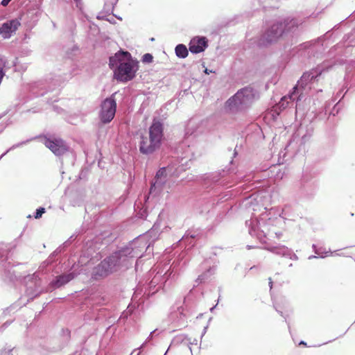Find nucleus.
Instances as JSON below:
<instances>
[{"mask_svg": "<svg viewBox=\"0 0 355 355\" xmlns=\"http://www.w3.org/2000/svg\"><path fill=\"white\" fill-rule=\"evenodd\" d=\"M355 47V41L354 42H349V44L346 46L345 53H343V55L347 56L348 54L350 53L352 51V49Z\"/></svg>", "mask_w": 355, "mask_h": 355, "instance_id": "27", "label": "nucleus"}, {"mask_svg": "<svg viewBox=\"0 0 355 355\" xmlns=\"http://www.w3.org/2000/svg\"><path fill=\"white\" fill-rule=\"evenodd\" d=\"M10 323H11V322H8V321L3 323L2 324V326L0 327V331H3V330H5L10 324Z\"/></svg>", "mask_w": 355, "mask_h": 355, "instance_id": "32", "label": "nucleus"}, {"mask_svg": "<svg viewBox=\"0 0 355 355\" xmlns=\"http://www.w3.org/2000/svg\"><path fill=\"white\" fill-rule=\"evenodd\" d=\"M38 137H38V136H37V137H32V138H31V139H27V140H25V141H21V142H19V143L15 144L12 145L10 148H8V149L5 152V153H6V154H7L9 151L12 150H14V149H15V148H19V147L22 146L24 144H28V142H30V141H33V140H34V139H37Z\"/></svg>", "mask_w": 355, "mask_h": 355, "instance_id": "22", "label": "nucleus"}, {"mask_svg": "<svg viewBox=\"0 0 355 355\" xmlns=\"http://www.w3.org/2000/svg\"><path fill=\"white\" fill-rule=\"evenodd\" d=\"M11 1V0H2L1 2V5L3 6H6Z\"/></svg>", "mask_w": 355, "mask_h": 355, "instance_id": "34", "label": "nucleus"}, {"mask_svg": "<svg viewBox=\"0 0 355 355\" xmlns=\"http://www.w3.org/2000/svg\"><path fill=\"white\" fill-rule=\"evenodd\" d=\"M207 328V327H205V329L203 330L202 336L206 333Z\"/></svg>", "mask_w": 355, "mask_h": 355, "instance_id": "47", "label": "nucleus"}, {"mask_svg": "<svg viewBox=\"0 0 355 355\" xmlns=\"http://www.w3.org/2000/svg\"><path fill=\"white\" fill-rule=\"evenodd\" d=\"M114 4H116V2H115L114 3H110V6H111L112 10H113L114 6Z\"/></svg>", "mask_w": 355, "mask_h": 355, "instance_id": "43", "label": "nucleus"}, {"mask_svg": "<svg viewBox=\"0 0 355 355\" xmlns=\"http://www.w3.org/2000/svg\"><path fill=\"white\" fill-rule=\"evenodd\" d=\"M311 47V44L310 42H305L303 44H301L297 46L298 51H301L302 50H306L310 49Z\"/></svg>", "mask_w": 355, "mask_h": 355, "instance_id": "29", "label": "nucleus"}, {"mask_svg": "<svg viewBox=\"0 0 355 355\" xmlns=\"http://www.w3.org/2000/svg\"><path fill=\"white\" fill-rule=\"evenodd\" d=\"M330 67H332V64H330ZM329 68V64L324 62L322 67V69L318 68V69L310 71L309 72H313V71L315 72V74H317V73L318 74L315 78H313L312 80H311L310 86L311 87L313 83L317 80V78L321 75L323 69H327V70H328Z\"/></svg>", "mask_w": 355, "mask_h": 355, "instance_id": "21", "label": "nucleus"}, {"mask_svg": "<svg viewBox=\"0 0 355 355\" xmlns=\"http://www.w3.org/2000/svg\"><path fill=\"white\" fill-rule=\"evenodd\" d=\"M153 60V56L150 53H145L141 58V61L144 63H150Z\"/></svg>", "mask_w": 355, "mask_h": 355, "instance_id": "25", "label": "nucleus"}, {"mask_svg": "<svg viewBox=\"0 0 355 355\" xmlns=\"http://www.w3.org/2000/svg\"><path fill=\"white\" fill-rule=\"evenodd\" d=\"M216 305L214 306L213 307H211L210 309V311L212 312L214 311V309L216 308Z\"/></svg>", "mask_w": 355, "mask_h": 355, "instance_id": "45", "label": "nucleus"}, {"mask_svg": "<svg viewBox=\"0 0 355 355\" xmlns=\"http://www.w3.org/2000/svg\"><path fill=\"white\" fill-rule=\"evenodd\" d=\"M97 19H107V18H105V15H104L103 14V12H101L98 16H97Z\"/></svg>", "mask_w": 355, "mask_h": 355, "instance_id": "35", "label": "nucleus"}, {"mask_svg": "<svg viewBox=\"0 0 355 355\" xmlns=\"http://www.w3.org/2000/svg\"><path fill=\"white\" fill-rule=\"evenodd\" d=\"M209 261L207 260L203 263V267L205 268V271L198 276V281H199L200 283L205 281L207 279H208L212 274H214V272L215 270V266H213L212 267L209 266V268H206L207 266V264L209 263Z\"/></svg>", "mask_w": 355, "mask_h": 355, "instance_id": "19", "label": "nucleus"}, {"mask_svg": "<svg viewBox=\"0 0 355 355\" xmlns=\"http://www.w3.org/2000/svg\"><path fill=\"white\" fill-rule=\"evenodd\" d=\"M311 180V177L309 174L304 173L302 175L301 182L303 187H305L306 184L309 183V182Z\"/></svg>", "mask_w": 355, "mask_h": 355, "instance_id": "28", "label": "nucleus"}, {"mask_svg": "<svg viewBox=\"0 0 355 355\" xmlns=\"http://www.w3.org/2000/svg\"><path fill=\"white\" fill-rule=\"evenodd\" d=\"M89 256H90V253H89V252H88V253H87V257H89Z\"/></svg>", "mask_w": 355, "mask_h": 355, "instance_id": "56", "label": "nucleus"}, {"mask_svg": "<svg viewBox=\"0 0 355 355\" xmlns=\"http://www.w3.org/2000/svg\"><path fill=\"white\" fill-rule=\"evenodd\" d=\"M298 22L293 18H286L274 22L266 31L256 40L259 47L267 46L275 42L284 34L293 32L297 27Z\"/></svg>", "mask_w": 355, "mask_h": 355, "instance_id": "6", "label": "nucleus"}, {"mask_svg": "<svg viewBox=\"0 0 355 355\" xmlns=\"http://www.w3.org/2000/svg\"><path fill=\"white\" fill-rule=\"evenodd\" d=\"M158 235L159 232L154 225L145 235L139 236L114 252L94 268L92 279L99 280L118 270L128 268L135 259L140 257L143 251L150 247L151 242L157 239Z\"/></svg>", "mask_w": 355, "mask_h": 355, "instance_id": "1", "label": "nucleus"}, {"mask_svg": "<svg viewBox=\"0 0 355 355\" xmlns=\"http://www.w3.org/2000/svg\"><path fill=\"white\" fill-rule=\"evenodd\" d=\"M46 212L45 208L40 207L37 208L35 212L34 217L36 219H39L42 217V214Z\"/></svg>", "mask_w": 355, "mask_h": 355, "instance_id": "26", "label": "nucleus"}, {"mask_svg": "<svg viewBox=\"0 0 355 355\" xmlns=\"http://www.w3.org/2000/svg\"><path fill=\"white\" fill-rule=\"evenodd\" d=\"M318 257L315 256V255H311L309 257V259H314V258H317Z\"/></svg>", "mask_w": 355, "mask_h": 355, "instance_id": "42", "label": "nucleus"}, {"mask_svg": "<svg viewBox=\"0 0 355 355\" xmlns=\"http://www.w3.org/2000/svg\"><path fill=\"white\" fill-rule=\"evenodd\" d=\"M260 1V3H262V0H259Z\"/></svg>", "mask_w": 355, "mask_h": 355, "instance_id": "57", "label": "nucleus"}, {"mask_svg": "<svg viewBox=\"0 0 355 355\" xmlns=\"http://www.w3.org/2000/svg\"><path fill=\"white\" fill-rule=\"evenodd\" d=\"M204 72H205L206 74H209L210 73H212V72H214V71H211V70L208 69L207 68H205V69Z\"/></svg>", "mask_w": 355, "mask_h": 355, "instance_id": "39", "label": "nucleus"}, {"mask_svg": "<svg viewBox=\"0 0 355 355\" xmlns=\"http://www.w3.org/2000/svg\"><path fill=\"white\" fill-rule=\"evenodd\" d=\"M166 180V168L162 167L156 173L155 182L151 184L150 193H153L157 188H162Z\"/></svg>", "mask_w": 355, "mask_h": 355, "instance_id": "15", "label": "nucleus"}, {"mask_svg": "<svg viewBox=\"0 0 355 355\" xmlns=\"http://www.w3.org/2000/svg\"><path fill=\"white\" fill-rule=\"evenodd\" d=\"M189 46L191 53L197 54L207 49L208 41L205 37H196L191 40Z\"/></svg>", "mask_w": 355, "mask_h": 355, "instance_id": "14", "label": "nucleus"}, {"mask_svg": "<svg viewBox=\"0 0 355 355\" xmlns=\"http://www.w3.org/2000/svg\"><path fill=\"white\" fill-rule=\"evenodd\" d=\"M76 3H78L81 1V0H73Z\"/></svg>", "mask_w": 355, "mask_h": 355, "instance_id": "49", "label": "nucleus"}, {"mask_svg": "<svg viewBox=\"0 0 355 355\" xmlns=\"http://www.w3.org/2000/svg\"><path fill=\"white\" fill-rule=\"evenodd\" d=\"M315 71L304 73L296 85L293 88V91L281 98L278 103L279 107L284 110L287 107L295 105L297 111L300 105L299 102L305 98L311 90V80L315 78L318 75V73L315 74Z\"/></svg>", "mask_w": 355, "mask_h": 355, "instance_id": "5", "label": "nucleus"}, {"mask_svg": "<svg viewBox=\"0 0 355 355\" xmlns=\"http://www.w3.org/2000/svg\"><path fill=\"white\" fill-rule=\"evenodd\" d=\"M71 238H72V236L68 241H67L66 242L64 243V244H63L64 247H67L70 244V243H71L70 239Z\"/></svg>", "mask_w": 355, "mask_h": 355, "instance_id": "37", "label": "nucleus"}, {"mask_svg": "<svg viewBox=\"0 0 355 355\" xmlns=\"http://www.w3.org/2000/svg\"><path fill=\"white\" fill-rule=\"evenodd\" d=\"M106 20H107L108 21H110V23H114V21H112V19H107Z\"/></svg>", "mask_w": 355, "mask_h": 355, "instance_id": "48", "label": "nucleus"}, {"mask_svg": "<svg viewBox=\"0 0 355 355\" xmlns=\"http://www.w3.org/2000/svg\"><path fill=\"white\" fill-rule=\"evenodd\" d=\"M312 248H313V252H314L315 253V252H316V251H318V248L316 246V245H315V244H313V245H312Z\"/></svg>", "mask_w": 355, "mask_h": 355, "instance_id": "38", "label": "nucleus"}, {"mask_svg": "<svg viewBox=\"0 0 355 355\" xmlns=\"http://www.w3.org/2000/svg\"><path fill=\"white\" fill-rule=\"evenodd\" d=\"M75 276L73 272L58 275L50 282L49 286L53 289L60 288L73 279Z\"/></svg>", "mask_w": 355, "mask_h": 355, "instance_id": "16", "label": "nucleus"}, {"mask_svg": "<svg viewBox=\"0 0 355 355\" xmlns=\"http://www.w3.org/2000/svg\"><path fill=\"white\" fill-rule=\"evenodd\" d=\"M155 331L156 330H154L150 332V334L148 336V337L147 338L146 342L141 345V347H143L147 342H149L153 338V334H155Z\"/></svg>", "mask_w": 355, "mask_h": 355, "instance_id": "33", "label": "nucleus"}, {"mask_svg": "<svg viewBox=\"0 0 355 355\" xmlns=\"http://www.w3.org/2000/svg\"><path fill=\"white\" fill-rule=\"evenodd\" d=\"M198 236L196 232L189 231L180 240V245L185 244L189 248L195 245V239Z\"/></svg>", "mask_w": 355, "mask_h": 355, "instance_id": "18", "label": "nucleus"}, {"mask_svg": "<svg viewBox=\"0 0 355 355\" xmlns=\"http://www.w3.org/2000/svg\"><path fill=\"white\" fill-rule=\"evenodd\" d=\"M259 98V92L251 86L239 89L225 103V110L231 114L242 113L248 110Z\"/></svg>", "mask_w": 355, "mask_h": 355, "instance_id": "4", "label": "nucleus"}, {"mask_svg": "<svg viewBox=\"0 0 355 355\" xmlns=\"http://www.w3.org/2000/svg\"><path fill=\"white\" fill-rule=\"evenodd\" d=\"M340 102V101H338ZM338 103L337 104H336L334 107V108L332 109V110L330 112V114H332L333 116H335L336 114H337L338 112H339V110L340 109V106L338 105Z\"/></svg>", "mask_w": 355, "mask_h": 355, "instance_id": "31", "label": "nucleus"}, {"mask_svg": "<svg viewBox=\"0 0 355 355\" xmlns=\"http://www.w3.org/2000/svg\"><path fill=\"white\" fill-rule=\"evenodd\" d=\"M331 342V340H329V341H327L326 343H324V344H327Z\"/></svg>", "mask_w": 355, "mask_h": 355, "instance_id": "53", "label": "nucleus"}, {"mask_svg": "<svg viewBox=\"0 0 355 355\" xmlns=\"http://www.w3.org/2000/svg\"><path fill=\"white\" fill-rule=\"evenodd\" d=\"M343 44H336L334 49H335V51H338L339 49H341L343 48Z\"/></svg>", "mask_w": 355, "mask_h": 355, "instance_id": "36", "label": "nucleus"}, {"mask_svg": "<svg viewBox=\"0 0 355 355\" xmlns=\"http://www.w3.org/2000/svg\"><path fill=\"white\" fill-rule=\"evenodd\" d=\"M44 144L57 157H61L70 153L69 146L62 139L51 140L45 138Z\"/></svg>", "mask_w": 355, "mask_h": 355, "instance_id": "12", "label": "nucleus"}, {"mask_svg": "<svg viewBox=\"0 0 355 355\" xmlns=\"http://www.w3.org/2000/svg\"><path fill=\"white\" fill-rule=\"evenodd\" d=\"M275 308L276 311H277L278 313H280V315H281L282 316H283V317H284L283 312H282V311H279L276 306H275Z\"/></svg>", "mask_w": 355, "mask_h": 355, "instance_id": "41", "label": "nucleus"}, {"mask_svg": "<svg viewBox=\"0 0 355 355\" xmlns=\"http://www.w3.org/2000/svg\"><path fill=\"white\" fill-rule=\"evenodd\" d=\"M334 252L329 251H325L322 248H318V251H316L315 254L318 255L321 258L326 257L329 254H333Z\"/></svg>", "mask_w": 355, "mask_h": 355, "instance_id": "24", "label": "nucleus"}, {"mask_svg": "<svg viewBox=\"0 0 355 355\" xmlns=\"http://www.w3.org/2000/svg\"><path fill=\"white\" fill-rule=\"evenodd\" d=\"M150 41H154V38L153 37L150 38Z\"/></svg>", "mask_w": 355, "mask_h": 355, "instance_id": "55", "label": "nucleus"}, {"mask_svg": "<svg viewBox=\"0 0 355 355\" xmlns=\"http://www.w3.org/2000/svg\"><path fill=\"white\" fill-rule=\"evenodd\" d=\"M300 345H306V343L304 341L302 340L300 341Z\"/></svg>", "mask_w": 355, "mask_h": 355, "instance_id": "44", "label": "nucleus"}, {"mask_svg": "<svg viewBox=\"0 0 355 355\" xmlns=\"http://www.w3.org/2000/svg\"><path fill=\"white\" fill-rule=\"evenodd\" d=\"M285 257H288L290 259L294 260V261L298 260V257L290 248H289V252H287V254Z\"/></svg>", "mask_w": 355, "mask_h": 355, "instance_id": "30", "label": "nucleus"}, {"mask_svg": "<svg viewBox=\"0 0 355 355\" xmlns=\"http://www.w3.org/2000/svg\"><path fill=\"white\" fill-rule=\"evenodd\" d=\"M253 248V247H252V246H251V245H247V248H248V250H250V249H251V248Z\"/></svg>", "mask_w": 355, "mask_h": 355, "instance_id": "50", "label": "nucleus"}, {"mask_svg": "<svg viewBox=\"0 0 355 355\" xmlns=\"http://www.w3.org/2000/svg\"><path fill=\"white\" fill-rule=\"evenodd\" d=\"M269 285H270V288H272V282L271 278H269Z\"/></svg>", "mask_w": 355, "mask_h": 355, "instance_id": "40", "label": "nucleus"}, {"mask_svg": "<svg viewBox=\"0 0 355 355\" xmlns=\"http://www.w3.org/2000/svg\"><path fill=\"white\" fill-rule=\"evenodd\" d=\"M117 18H118L119 19H120V20H121V19H121V17H117Z\"/></svg>", "mask_w": 355, "mask_h": 355, "instance_id": "54", "label": "nucleus"}, {"mask_svg": "<svg viewBox=\"0 0 355 355\" xmlns=\"http://www.w3.org/2000/svg\"><path fill=\"white\" fill-rule=\"evenodd\" d=\"M20 26V19L7 20L0 26V35L4 39H9Z\"/></svg>", "mask_w": 355, "mask_h": 355, "instance_id": "13", "label": "nucleus"}, {"mask_svg": "<svg viewBox=\"0 0 355 355\" xmlns=\"http://www.w3.org/2000/svg\"><path fill=\"white\" fill-rule=\"evenodd\" d=\"M164 137L163 123L154 120L149 128V137L141 136L139 145V152L143 155H151L158 150Z\"/></svg>", "mask_w": 355, "mask_h": 355, "instance_id": "7", "label": "nucleus"}, {"mask_svg": "<svg viewBox=\"0 0 355 355\" xmlns=\"http://www.w3.org/2000/svg\"><path fill=\"white\" fill-rule=\"evenodd\" d=\"M171 266L168 265L164 266V268H159L153 277L151 281L149 283L148 287L144 289L141 288L140 284L137 286V288L133 294V299L141 300L143 297L146 295V297H149L150 295H153L162 288L167 281L171 277L173 272L170 271Z\"/></svg>", "mask_w": 355, "mask_h": 355, "instance_id": "8", "label": "nucleus"}, {"mask_svg": "<svg viewBox=\"0 0 355 355\" xmlns=\"http://www.w3.org/2000/svg\"><path fill=\"white\" fill-rule=\"evenodd\" d=\"M265 245L263 247V249L275 254L277 255H279L282 257H286L287 254V252H289V248L285 245H272L270 243H264Z\"/></svg>", "mask_w": 355, "mask_h": 355, "instance_id": "17", "label": "nucleus"}, {"mask_svg": "<svg viewBox=\"0 0 355 355\" xmlns=\"http://www.w3.org/2000/svg\"><path fill=\"white\" fill-rule=\"evenodd\" d=\"M6 155V153H3L1 156H0V159Z\"/></svg>", "mask_w": 355, "mask_h": 355, "instance_id": "46", "label": "nucleus"}, {"mask_svg": "<svg viewBox=\"0 0 355 355\" xmlns=\"http://www.w3.org/2000/svg\"><path fill=\"white\" fill-rule=\"evenodd\" d=\"M349 73H347L346 75V78H349Z\"/></svg>", "mask_w": 355, "mask_h": 355, "instance_id": "52", "label": "nucleus"}, {"mask_svg": "<svg viewBox=\"0 0 355 355\" xmlns=\"http://www.w3.org/2000/svg\"><path fill=\"white\" fill-rule=\"evenodd\" d=\"M0 355H18L15 347H6L1 349Z\"/></svg>", "mask_w": 355, "mask_h": 355, "instance_id": "23", "label": "nucleus"}, {"mask_svg": "<svg viewBox=\"0 0 355 355\" xmlns=\"http://www.w3.org/2000/svg\"><path fill=\"white\" fill-rule=\"evenodd\" d=\"M175 52L176 56L180 58H185L189 54L187 46L183 44H178L175 48Z\"/></svg>", "mask_w": 355, "mask_h": 355, "instance_id": "20", "label": "nucleus"}, {"mask_svg": "<svg viewBox=\"0 0 355 355\" xmlns=\"http://www.w3.org/2000/svg\"><path fill=\"white\" fill-rule=\"evenodd\" d=\"M109 67L114 71V78L121 83L132 80L139 70V62L132 60L128 51H120L109 59Z\"/></svg>", "mask_w": 355, "mask_h": 355, "instance_id": "3", "label": "nucleus"}, {"mask_svg": "<svg viewBox=\"0 0 355 355\" xmlns=\"http://www.w3.org/2000/svg\"><path fill=\"white\" fill-rule=\"evenodd\" d=\"M10 247L4 243L0 242V272L3 273L6 277H9L10 280L17 279L15 271H11L14 265L8 261V253Z\"/></svg>", "mask_w": 355, "mask_h": 355, "instance_id": "10", "label": "nucleus"}, {"mask_svg": "<svg viewBox=\"0 0 355 355\" xmlns=\"http://www.w3.org/2000/svg\"><path fill=\"white\" fill-rule=\"evenodd\" d=\"M116 110V102L114 94L106 98L101 105L99 117L103 123H108L114 119Z\"/></svg>", "mask_w": 355, "mask_h": 355, "instance_id": "11", "label": "nucleus"}, {"mask_svg": "<svg viewBox=\"0 0 355 355\" xmlns=\"http://www.w3.org/2000/svg\"><path fill=\"white\" fill-rule=\"evenodd\" d=\"M108 6V4L107 3H105L104 9H106V7Z\"/></svg>", "mask_w": 355, "mask_h": 355, "instance_id": "51", "label": "nucleus"}, {"mask_svg": "<svg viewBox=\"0 0 355 355\" xmlns=\"http://www.w3.org/2000/svg\"><path fill=\"white\" fill-rule=\"evenodd\" d=\"M24 283L26 286V295L28 297V301L33 300L46 291L41 286V279L38 272L25 276Z\"/></svg>", "mask_w": 355, "mask_h": 355, "instance_id": "9", "label": "nucleus"}, {"mask_svg": "<svg viewBox=\"0 0 355 355\" xmlns=\"http://www.w3.org/2000/svg\"><path fill=\"white\" fill-rule=\"evenodd\" d=\"M268 201L269 196L264 191L254 193L248 199V205L254 211L261 208L264 209L259 218H251L245 221L249 234L257 237L262 243H267V237L280 239L282 236V232L277 230L283 223L281 214L277 209L267 208L266 205Z\"/></svg>", "mask_w": 355, "mask_h": 355, "instance_id": "2", "label": "nucleus"}]
</instances>
